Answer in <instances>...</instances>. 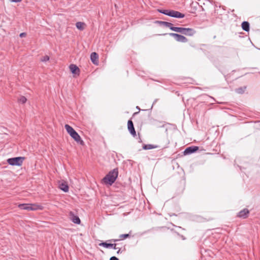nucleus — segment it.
Listing matches in <instances>:
<instances>
[{
    "label": "nucleus",
    "mask_w": 260,
    "mask_h": 260,
    "mask_svg": "<svg viewBox=\"0 0 260 260\" xmlns=\"http://www.w3.org/2000/svg\"><path fill=\"white\" fill-rule=\"evenodd\" d=\"M90 59L92 63L98 65L99 63V55L95 52H92L90 55Z\"/></svg>",
    "instance_id": "9d476101"
},
{
    "label": "nucleus",
    "mask_w": 260,
    "mask_h": 260,
    "mask_svg": "<svg viewBox=\"0 0 260 260\" xmlns=\"http://www.w3.org/2000/svg\"><path fill=\"white\" fill-rule=\"evenodd\" d=\"M129 236L128 234H123L120 236V239L119 240H123L126 238H127Z\"/></svg>",
    "instance_id": "393cba45"
},
{
    "label": "nucleus",
    "mask_w": 260,
    "mask_h": 260,
    "mask_svg": "<svg viewBox=\"0 0 260 260\" xmlns=\"http://www.w3.org/2000/svg\"><path fill=\"white\" fill-rule=\"evenodd\" d=\"M18 207L21 209H24L28 211L36 210L42 209L41 206L37 204H23L19 205Z\"/></svg>",
    "instance_id": "f257e3e1"
},
{
    "label": "nucleus",
    "mask_w": 260,
    "mask_h": 260,
    "mask_svg": "<svg viewBox=\"0 0 260 260\" xmlns=\"http://www.w3.org/2000/svg\"><path fill=\"white\" fill-rule=\"evenodd\" d=\"M196 33V31L191 28H184L183 34L188 36H192Z\"/></svg>",
    "instance_id": "9b49d317"
},
{
    "label": "nucleus",
    "mask_w": 260,
    "mask_h": 260,
    "mask_svg": "<svg viewBox=\"0 0 260 260\" xmlns=\"http://www.w3.org/2000/svg\"><path fill=\"white\" fill-rule=\"evenodd\" d=\"M127 128L130 133L134 136L135 137L136 136V133L135 130V128L134 126V124L133 121L131 120H129L127 122Z\"/></svg>",
    "instance_id": "423d86ee"
},
{
    "label": "nucleus",
    "mask_w": 260,
    "mask_h": 260,
    "mask_svg": "<svg viewBox=\"0 0 260 260\" xmlns=\"http://www.w3.org/2000/svg\"><path fill=\"white\" fill-rule=\"evenodd\" d=\"M49 57L47 55H45V56H43L41 58V60L42 61L45 62V61H47L49 60Z\"/></svg>",
    "instance_id": "b1692460"
},
{
    "label": "nucleus",
    "mask_w": 260,
    "mask_h": 260,
    "mask_svg": "<svg viewBox=\"0 0 260 260\" xmlns=\"http://www.w3.org/2000/svg\"><path fill=\"white\" fill-rule=\"evenodd\" d=\"M170 35L174 37L176 39V41L178 42L185 43L188 41L186 37L177 34L172 33L170 34Z\"/></svg>",
    "instance_id": "39448f33"
},
{
    "label": "nucleus",
    "mask_w": 260,
    "mask_h": 260,
    "mask_svg": "<svg viewBox=\"0 0 260 260\" xmlns=\"http://www.w3.org/2000/svg\"><path fill=\"white\" fill-rule=\"evenodd\" d=\"M70 136L77 143H79L81 145L83 144V141L81 140L80 136L76 132H75L73 134L70 135Z\"/></svg>",
    "instance_id": "6e6552de"
},
{
    "label": "nucleus",
    "mask_w": 260,
    "mask_h": 260,
    "mask_svg": "<svg viewBox=\"0 0 260 260\" xmlns=\"http://www.w3.org/2000/svg\"><path fill=\"white\" fill-rule=\"evenodd\" d=\"M23 160V158L21 157H17L12 158H9L8 159V162L9 165L12 166H21L22 161Z\"/></svg>",
    "instance_id": "7ed1b4c3"
},
{
    "label": "nucleus",
    "mask_w": 260,
    "mask_h": 260,
    "mask_svg": "<svg viewBox=\"0 0 260 260\" xmlns=\"http://www.w3.org/2000/svg\"><path fill=\"white\" fill-rule=\"evenodd\" d=\"M110 260H114V256H112V257L110 258Z\"/></svg>",
    "instance_id": "c85d7f7f"
},
{
    "label": "nucleus",
    "mask_w": 260,
    "mask_h": 260,
    "mask_svg": "<svg viewBox=\"0 0 260 260\" xmlns=\"http://www.w3.org/2000/svg\"><path fill=\"white\" fill-rule=\"evenodd\" d=\"M170 10H158V11L160 12V13H161L162 14H166L167 15H168L169 16V12H170Z\"/></svg>",
    "instance_id": "5701e85b"
},
{
    "label": "nucleus",
    "mask_w": 260,
    "mask_h": 260,
    "mask_svg": "<svg viewBox=\"0 0 260 260\" xmlns=\"http://www.w3.org/2000/svg\"><path fill=\"white\" fill-rule=\"evenodd\" d=\"M11 2L19 3L22 1V0H10Z\"/></svg>",
    "instance_id": "cd10ccee"
},
{
    "label": "nucleus",
    "mask_w": 260,
    "mask_h": 260,
    "mask_svg": "<svg viewBox=\"0 0 260 260\" xmlns=\"http://www.w3.org/2000/svg\"><path fill=\"white\" fill-rule=\"evenodd\" d=\"M103 183L107 186H110L114 183V170L110 171L103 179Z\"/></svg>",
    "instance_id": "f03ea898"
},
{
    "label": "nucleus",
    "mask_w": 260,
    "mask_h": 260,
    "mask_svg": "<svg viewBox=\"0 0 260 260\" xmlns=\"http://www.w3.org/2000/svg\"><path fill=\"white\" fill-rule=\"evenodd\" d=\"M26 100V98L23 96H20L18 99L19 102L22 104H24Z\"/></svg>",
    "instance_id": "4be33fe9"
},
{
    "label": "nucleus",
    "mask_w": 260,
    "mask_h": 260,
    "mask_svg": "<svg viewBox=\"0 0 260 260\" xmlns=\"http://www.w3.org/2000/svg\"><path fill=\"white\" fill-rule=\"evenodd\" d=\"M115 260H119L117 257L115 256Z\"/></svg>",
    "instance_id": "c756f323"
},
{
    "label": "nucleus",
    "mask_w": 260,
    "mask_h": 260,
    "mask_svg": "<svg viewBox=\"0 0 260 260\" xmlns=\"http://www.w3.org/2000/svg\"><path fill=\"white\" fill-rule=\"evenodd\" d=\"M76 26L78 29L80 30H83L85 29L86 27V24L84 22H78L76 23Z\"/></svg>",
    "instance_id": "2eb2a0df"
},
{
    "label": "nucleus",
    "mask_w": 260,
    "mask_h": 260,
    "mask_svg": "<svg viewBox=\"0 0 260 260\" xmlns=\"http://www.w3.org/2000/svg\"><path fill=\"white\" fill-rule=\"evenodd\" d=\"M58 185L60 189L64 192H68L69 191V187L66 182L64 181H59Z\"/></svg>",
    "instance_id": "1a4fd4ad"
},
{
    "label": "nucleus",
    "mask_w": 260,
    "mask_h": 260,
    "mask_svg": "<svg viewBox=\"0 0 260 260\" xmlns=\"http://www.w3.org/2000/svg\"><path fill=\"white\" fill-rule=\"evenodd\" d=\"M70 70L72 73L74 74V77L78 76L80 74V69L75 64H72L69 67Z\"/></svg>",
    "instance_id": "20e7f679"
},
{
    "label": "nucleus",
    "mask_w": 260,
    "mask_h": 260,
    "mask_svg": "<svg viewBox=\"0 0 260 260\" xmlns=\"http://www.w3.org/2000/svg\"><path fill=\"white\" fill-rule=\"evenodd\" d=\"M169 16L176 18H183L184 17L183 14L173 10L170 11Z\"/></svg>",
    "instance_id": "0eeeda50"
},
{
    "label": "nucleus",
    "mask_w": 260,
    "mask_h": 260,
    "mask_svg": "<svg viewBox=\"0 0 260 260\" xmlns=\"http://www.w3.org/2000/svg\"><path fill=\"white\" fill-rule=\"evenodd\" d=\"M64 127L67 131V132H68V133L70 135H71L72 134H73L75 132H76L72 127H71V126H70L68 124H66L65 126H64Z\"/></svg>",
    "instance_id": "f3484780"
},
{
    "label": "nucleus",
    "mask_w": 260,
    "mask_h": 260,
    "mask_svg": "<svg viewBox=\"0 0 260 260\" xmlns=\"http://www.w3.org/2000/svg\"><path fill=\"white\" fill-rule=\"evenodd\" d=\"M26 34L25 32H22L20 34V37L21 38L25 37L26 36Z\"/></svg>",
    "instance_id": "bb28decb"
},
{
    "label": "nucleus",
    "mask_w": 260,
    "mask_h": 260,
    "mask_svg": "<svg viewBox=\"0 0 260 260\" xmlns=\"http://www.w3.org/2000/svg\"><path fill=\"white\" fill-rule=\"evenodd\" d=\"M199 148L197 146L189 147L187 148L184 151V154H187L196 152L198 150Z\"/></svg>",
    "instance_id": "4468645a"
},
{
    "label": "nucleus",
    "mask_w": 260,
    "mask_h": 260,
    "mask_svg": "<svg viewBox=\"0 0 260 260\" xmlns=\"http://www.w3.org/2000/svg\"><path fill=\"white\" fill-rule=\"evenodd\" d=\"M117 174H116V176H115V178H114L115 180L116 179V178L117 177Z\"/></svg>",
    "instance_id": "7c9ffc66"
},
{
    "label": "nucleus",
    "mask_w": 260,
    "mask_h": 260,
    "mask_svg": "<svg viewBox=\"0 0 260 260\" xmlns=\"http://www.w3.org/2000/svg\"><path fill=\"white\" fill-rule=\"evenodd\" d=\"M184 29V27H171V29L172 30H173V31L177 32L182 33V34H183Z\"/></svg>",
    "instance_id": "aec40b11"
},
{
    "label": "nucleus",
    "mask_w": 260,
    "mask_h": 260,
    "mask_svg": "<svg viewBox=\"0 0 260 260\" xmlns=\"http://www.w3.org/2000/svg\"><path fill=\"white\" fill-rule=\"evenodd\" d=\"M100 246H102L107 248H112L113 244L111 243H107V242H102L99 244Z\"/></svg>",
    "instance_id": "6ab92c4d"
},
{
    "label": "nucleus",
    "mask_w": 260,
    "mask_h": 260,
    "mask_svg": "<svg viewBox=\"0 0 260 260\" xmlns=\"http://www.w3.org/2000/svg\"><path fill=\"white\" fill-rule=\"evenodd\" d=\"M157 147H158V146L157 145H152V144L144 145L143 146V148L145 150L155 149V148H157Z\"/></svg>",
    "instance_id": "a211bd4d"
},
{
    "label": "nucleus",
    "mask_w": 260,
    "mask_h": 260,
    "mask_svg": "<svg viewBox=\"0 0 260 260\" xmlns=\"http://www.w3.org/2000/svg\"><path fill=\"white\" fill-rule=\"evenodd\" d=\"M70 218L75 223H80V219H79L78 216L75 215L72 212L70 213Z\"/></svg>",
    "instance_id": "f8f14e48"
},
{
    "label": "nucleus",
    "mask_w": 260,
    "mask_h": 260,
    "mask_svg": "<svg viewBox=\"0 0 260 260\" xmlns=\"http://www.w3.org/2000/svg\"><path fill=\"white\" fill-rule=\"evenodd\" d=\"M249 212L248 209H244L243 210L239 212V213L238 214V216L239 217L245 218L247 217Z\"/></svg>",
    "instance_id": "ddd939ff"
},
{
    "label": "nucleus",
    "mask_w": 260,
    "mask_h": 260,
    "mask_svg": "<svg viewBox=\"0 0 260 260\" xmlns=\"http://www.w3.org/2000/svg\"><path fill=\"white\" fill-rule=\"evenodd\" d=\"M244 89H242V88L237 89V91L239 93H242L244 92Z\"/></svg>",
    "instance_id": "a878e982"
},
{
    "label": "nucleus",
    "mask_w": 260,
    "mask_h": 260,
    "mask_svg": "<svg viewBox=\"0 0 260 260\" xmlns=\"http://www.w3.org/2000/svg\"><path fill=\"white\" fill-rule=\"evenodd\" d=\"M116 249V244H115V248H114V249L115 250Z\"/></svg>",
    "instance_id": "2f4dec72"
},
{
    "label": "nucleus",
    "mask_w": 260,
    "mask_h": 260,
    "mask_svg": "<svg viewBox=\"0 0 260 260\" xmlns=\"http://www.w3.org/2000/svg\"><path fill=\"white\" fill-rule=\"evenodd\" d=\"M242 29L246 31H249V23L247 21H244L242 23Z\"/></svg>",
    "instance_id": "dca6fc26"
},
{
    "label": "nucleus",
    "mask_w": 260,
    "mask_h": 260,
    "mask_svg": "<svg viewBox=\"0 0 260 260\" xmlns=\"http://www.w3.org/2000/svg\"><path fill=\"white\" fill-rule=\"evenodd\" d=\"M160 23L163 24L166 27H169L171 29V27H174L173 26V24L170 22L160 21Z\"/></svg>",
    "instance_id": "412c9836"
}]
</instances>
